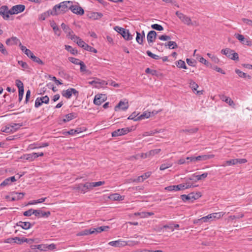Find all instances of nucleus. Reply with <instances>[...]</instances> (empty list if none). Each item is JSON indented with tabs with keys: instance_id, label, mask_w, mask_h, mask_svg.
<instances>
[{
	"instance_id": "7",
	"label": "nucleus",
	"mask_w": 252,
	"mask_h": 252,
	"mask_svg": "<svg viewBox=\"0 0 252 252\" xmlns=\"http://www.w3.org/2000/svg\"><path fill=\"white\" fill-rule=\"evenodd\" d=\"M78 92L74 88H69L62 92L63 96L67 99L70 98L73 94L75 96H78Z\"/></svg>"
},
{
	"instance_id": "35",
	"label": "nucleus",
	"mask_w": 252,
	"mask_h": 252,
	"mask_svg": "<svg viewBox=\"0 0 252 252\" xmlns=\"http://www.w3.org/2000/svg\"><path fill=\"white\" fill-rule=\"evenodd\" d=\"M208 176L207 173H203L201 175H196V174H193V177H195V181L201 180L206 178Z\"/></svg>"
},
{
	"instance_id": "19",
	"label": "nucleus",
	"mask_w": 252,
	"mask_h": 252,
	"mask_svg": "<svg viewBox=\"0 0 252 252\" xmlns=\"http://www.w3.org/2000/svg\"><path fill=\"white\" fill-rule=\"evenodd\" d=\"M50 212H43L41 210H34L35 216L37 217H46L47 218L50 215Z\"/></svg>"
},
{
	"instance_id": "17",
	"label": "nucleus",
	"mask_w": 252,
	"mask_h": 252,
	"mask_svg": "<svg viewBox=\"0 0 252 252\" xmlns=\"http://www.w3.org/2000/svg\"><path fill=\"white\" fill-rule=\"evenodd\" d=\"M157 36V33L154 31H150L147 35V41L149 44H150L151 43H153L156 38Z\"/></svg>"
},
{
	"instance_id": "24",
	"label": "nucleus",
	"mask_w": 252,
	"mask_h": 252,
	"mask_svg": "<svg viewBox=\"0 0 252 252\" xmlns=\"http://www.w3.org/2000/svg\"><path fill=\"white\" fill-rule=\"evenodd\" d=\"M16 225L18 226L21 227L23 229L25 230L30 229L32 226L30 222H23L21 221L17 222Z\"/></svg>"
},
{
	"instance_id": "16",
	"label": "nucleus",
	"mask_w": 252,
	"mask_h": 252,
	"mask_svg": "<svg viewBox=\"0 0 252 252\" xmlns=\"http://www.w3.org/2000/svg\"><path fill=\"white\" fill-rule=\"evenodd\" d=\"M126 241L118 240L117 241H111L108 243V245L115 247H121L126 246Z\"/></svg>"
},
{
	"instance_id": "57",
	"label": "nucleus",
	"mask_w": 252,
	"mask_h": 252,
	"mask_svg": "<svg viewBox=\"0 0 252 252\" xmlns=\"http://www.w3.org/2000/svg\"><path fill=\"white\" fill-rule=\"evenodd\" d=\"M128 119L129 120H133L134 121H138L139 120V116L137 117L136 115V113L134 112L131 115H130L128 117Z\"/></svg>"
},
{
	"instance_id": "39",
	"label": "nucleus",
	"mask_w": 252,
	"mask_h": 252,
	"mask_svg": "<svg viewBox=\"0 0 252 252\" xmlns=\"http://www.w3.org/2000/svg\"><path fill=\"white\" fill-rule=\"evenodd\" d=\"M14 126H8L3 127L1 129V131L5 133H10L14 131Z\"/></svg>"
},
{
	"instance_id": "4",
	"label": "nucleus",
	"mask_w": 252,
	"mask_h": 252,
	"mask_svg": "<svg viewBox=\"0 0 252 252\" xmlns=\"http://www.w3.org/2000/svg\"><path fill=\"white\" fill-rule=\"evenodd\" d=\"M24 195L25 193L23 192H17L14 191L11 192L10 195H7L5 198L9 199V201H17L22 199L24 197Z\"/></svg>"
},
{
	"instance_id": "62",
	"label": "nucleus",
	"mask_w": 252,
	"mask_h": 252,
	"mask_svg": "<svg viewBox=\"0 0 252 252\" xmlns=\"http://www.w3.org/2000/svg\"><path fill=\"white\" fill-rule=\"evenodd\" d=\"M247 162V160L246 158H236L235 159V163L236 164L238 163H245Z\"/></svg>"
},
{
	"instance_id": "30",
	"label": "nucleus",
	"mask_w": 252,
	"mask_h": 252,
	"mask_svg": "<svg viewBox=\"0 0 252 252\" xmlns=\"http://www.w3.org/2000/svg\"><path fill=\"white\" fill-rule=\"evenodd\" d=\"M109 198L113 200H123L124 199V196L120 195L118 193H113L110 195Z\"/></svg>"
},
{
	"instance_id": "58",
	"label": "nucleus",
	"mask_w": 252,
	"mask_h": 252,
	"mask_svg": "<svg viewBox=\"0 0 252 252\" xmlns=\"http://www.w3.org/2000/svg\"><path fill=\"white\" fill-rule=\"evenodd\" d=\"M224 214L225 213L223 212H218V213H213L215 219H220L224 215Z\"/></svg>"
},
{
	"instance_id": "49",
	"label": "nucleus",
	"mask_w": 252,
	"mask_h": 252,
	"mask_svg": "<svg viewBox=\"0 0 252 252\" xmlns=\"http://www.w3.org/2000/svg\"><path fill=\"white\" fill-rule=\"evenodd\" d=\"M16 85L18 87L19 90H24V85L22 82L19 80H16Z\"/></svg>"
},
{
	"instance_id": "37",
	"label": "nucleus",
	"mask_w": 252,
	"mask_h": 252,
	"mask_svg": "<svg viewBox=\"0 0 252 252\" xmlns=\"http://www.w3.org/2000/svg\"><path fill=\"white\" fill-rule=\"evenodd\" d=\"M165 46H168L169 49H174L177 48L178 45L174 41H169L165 44Z\"/></svg>"
},
{
	"instance_id": "46",
	"label": "nucleus",
	"mask_w": 252,
	"mask_h": 252,
	"mask_svg": "<svg viewBox=\"0 0 252 252\" xmlns=\"http://www.w3.org/2000/svg\"><path fill=\"white\" fill-rule=\"evenodd\" d=\"M139 157L142 158H146L147 157H150V155H149L148 152H147L146 153H142L141 154L136 155L135 156H133L135 159H137Z\"/></svg>"
},
{
	"instance_id": "28",
	"label": "nucleus",
	"mask_w": 252,
	"mask_h": 252,
	"mask_svg": "<svg viewBox=\"0 0 252 252\" xmlns=\"http://www.w3.org/2000/svg\"><path fill=\"white\" fill-rule=\"evenodd\" d=\"M93 234V231L90 229H84L76 234L77 236H85Z\"/></svg>"
},
{
	"instance_id": "27",
	"label": "nucleus",
	"mask_w": 252,
	"mask_h": 252,
	"mask_svg": "<svg viewBox=\"0 0 252 252\" xmlns=\"http://www.w3.org/2000/svg\"><path fill=\"white\" fill-rule=\"evenodd\" d=\"M109 226H102L100 227H98L96 228H92L91 230L93 231V234L94 233H100L103 231H106L109 228Z\"/></svg>"
},
{
	"instance_id": "44",
	"label": "nucleus",
	"mask_w": 252,
	"mask_h": 252,
	"mask_svg": "<svg viewBox=\"0 0 252 252\" xmlns=\"http://www.w3.org/2000/svg\"><path fill=\"white\" fill-rule=\"evenodd\" d=\"M69 61L71 62L72 63L75 64H80V63L82 62V61H81L78 59H76L74 57H69L68 58Z\"/></svg>"
},
{
	"instance_id": "26",
	"label": "nucleus",
	"mask_w": 252,
	"mask_h": 252,
	"mask_svg": "<svg viewBox=\"0 0 252 252\" xmlns=\"http://www.w3.org/2000/svg\"><path fill=\"white\" fill-rule=\"evenodd\" d=\"M103 16V14L100 12H92L90 13V17L93 20H99Z\"/></svg>"
},
{
	"instance_id": "59",
	"label": "nucleus",
	"mask_w": 252,
	"mask_h": 252,
	"mask_svg": "<svg viewBox=\"0 0 252 252\" xmlns=\"http://www.w3.org/2000/svg\"><path fill=\"white\" fill-rule=\"evenodd\" d=\"M50 12H51V10L48 11L46 13L42 14L41 15H40V16L39 17V19L41 20H44L47 16H49L50 14H51Z\"/></svg>"
},
{
	"instance_id": "47",
	"label": "nucleus",
	"mask_w": 252,
	"mask_h": 252,
	"mask_svg": "<svg viewBox=\"0 0 252 252\" xmlns=\"http://www.w3.org/2000/svg\"><path fill=\"white\" fill-rule=\"evenodd\" d=\"M33 62L37 63L39 64H43V62L38 57L35 56L34 55L31 58Z\"/></svg>"
},
{
	"instance_id": "22",
	"label": "nucleus",
	"mask_w": 252,
	"mask_h": 252,
	"mask_svg": "<svg viewBox=\"0 0 252 252\" xmlns=\"http://www.w3.org/2000/svg\"><path fill=\"white\" fill-rule=\"evenodd\" d=\"M77 115L75 113H71L65 115L63 117V121L64 123H66L71 121V120L75 119L77 117Z\"/></svg>"
},
{
	"instance_id": "13",
	"label": "nucleus",
	"mask_w": 252,
	"mask_h": 252,
	"mask_svg": "<svg viewBox=\"0 0 252 252\" xmlns=\"http://www.w3.org/2000/svg\"><path fill=\"white\" fill-rule=\"evenodd\" d=\"M105 182L104 181H99L97 182H87L85 184L87 191L93 189L94 187L100 186L104 185Z\"/></svg>"
},
{
	"instance_id": "36",
	"label": "nucleus",
	"mask_w": 252,
	"mask_h": 252,
	"mask_svg": "<svg viewBox=\"0 0 252 252\" xmlns=\"http://www.w3.org/2000/svg\"><path fill=\"white\" fill-rule=\"evenodd\" d=\"M65 49L69 52L72 55H75L77 54V50L75 48H73L71 46L65 45Z\"/></svg>"
},
{
	"instance_id": "32",
	"label": "nucleus",
	"mask_w": 252,
	"mask_h": 252,
	"mask_svg": "<svg viewBox=\"0 0 252 252\" xmlns=\"http://www.w3.org/2000/svg\"><path fill=\"white\" fill-rule=\"evenodd\" d=\"M196 58L198 60V61L200 63L206 65L207 66H210V63L204 58L201 57L200 55L197 54L196 55Z\"/></svg>"
},
{
	"instance_id": "61",
	"label": "nucleus",
	"mask_w": 252,
	"mask_h": 252,
	"mask_svg": "<svg viewBox=\"0 0 252 252\" xmlns=\"http://www.w3.org/2000/svg\"><path fill=\"white\" fill-rule=\"evenodd\" d=\"M80 65V71L81 72H88L89 71L86 69V66L84 63V62H82L79 64Z\"/></svg>"
},
{
	"instance_id": "10",
	"label": "nucleus",
	"mask_w": 252,
	"mask_h": 252,
	"mask_svg": "<svg viewBox=\"0 0 252 252\" xmlns=\"http://www.w3.org/2000/svg\"><path fill=\"white\" fill-rule=\"evenodd\" d=\"M25 6L23 4H18L13 6L11 8V15L17 14L24 11Z\"/></svg>"
},
{
	"instance_id": "48",
	"label": "nucleus",
	"mask_w": 252,
	"mask_h": 252,
	"mask_svg": "<svg viewBox=\"0 0 252 252\" xmlns=\"http://www.w3.org/2000/svg\"><path fill=\"white\" fill-rule=\"evenodd\" d=\"M146 53L148 56L150 57L151 58L154 59L158 60L159 59H160V57L158 55L152 53L151 51L149 50L146 52Z\"/></svg>"
},
{
	"instance_id": "40",
	"label": "nucleus",
	"mask_w": 252,
	"mask_h": 252,
	"mask_svg": "<svg viewBox=\"0 0 252 252\" xmlns=\"http://www.w3.org/2000/svg\"><path fill=\"white\" fill-rule=\"evenodd\" d=\"M172 165L173 164L171 162H167L166 163L162 164L159 167V169L160 170H164L166 169L171 167Z\"/></svg>"
},
{
	"instance_id": "21",
	"label": "nucleus",
	"mask_w": 252,
	"mask_h": 252,
	"mask_svg": "<svg viewBox=\"0 0 252 252\" xmlns=\"http://www.w3.org/2000/svg\"><path fill=\"white\" fill-rule=\"evenodd\" d=\"M189 87L192 89L193 92L196 91V94H203V91H197V89L198 88V85L193 80H190L189 81Z\"/></svg>"
},
{
	"instance_id": "56",
	"label": "nucleus",
	"mask_w": 252,
	"mask_h": 252,
	"mask_svg": "<svg viewBox=\"0 0 252 252\" xmlns=\"http://www.w3.org/2000/svg\"><path fill=\"white\" fill-rule=\"evenodd\" d=\"M18 63L19 65H20L22 66L23 69H26L29 68V65L26 63L22 61H18Z\"/></svg>"
},
{
	"instance_id": "1",
	"label": "nucleus",
	"mask_w": 252,
	"mask_h": 252,
	"mask_svg": "<svg viewBox=\"0 0 252 252\" xmlns=\"http://www.w3.org/2000/svg\"><path fill=\"white\" fill-rule=\"evenodd\" d=\"M72 2L70 1H64L54 6L51 10L50 14L52 15H57L67 11L70 9V6Z\"/></svg>"
},
{
	"instance_id": "42",
	"label": "nucleus",
	"mask_w": 252,
	"mask_h": 252,
	"mask_svg": "<svg viewBox=\"0 0 252 252\" xmlns=\"http://www.w3.org/2000/svg\"><path fill=\"white\" fill-rule=\"evenodd\" d=\"M51 27L53 28V29L54 31L55 32V33L56 34H57L58 36L60 35V32L59 31V28L56 25L55 23H52L51 24Z\"/></svg>"
},
{
	"instance_id": "43",
	"label": "nucleus",
	"mask_w": 252,
	"mask_h": 252,
	"mask_svg": "<svg viewBox=\"0 0 252 252\" xmlns=\"http://www.w3.org/2000/svg\"><path fill=\"white\" fill-rule=\"evenodd\" d=\"M176 65L179 68L184 69L187 68V66L185 64V62L181 60H180L177 62V63H176Z\"/></svg>"
},
{
	"instance_id": "51",
	"label": "nucleus",
	"mask_w": 252,
	"mask_h": 252,
	"mask_svg": "<svg viewBox=\"0 0 252 252\" xmlns=\"http://www.w3.org/2000/svg\"><path fill=\"white\" fill-rule=\"evenodd\" d=\"M151 27L152 29L159 31H161L163 30V27L161 25L157 24L152 25Z\"/></svg>"
},
{
	"instance_id": "53",
	"label": "nucleus",
	"mask_w": 252,
	"mask_h": 252,
	"mask_svg": "<svg viewBox=\"0 0 252 252\" xmlns=\"http://www.w3.org/2000/svg\"><path fill=\"white\" fill-rule=\"evenodd\" d=\"M34 210L32 209H29L28 211H26L24 212L23 215L24 216H31L32 215H34Z\"/></svg>"
},
{
	"instance_id": "12",
	"label": "nucleus",
	"mask_w": 252,
	"mask_h": 252,
	"mask_svg": "<svg viewBox=\"0 0 252 252\" xmlns=\"http://www.w3.org/2000/svg\"><path fill=\"white\" fill-rule=\"evenodd\" d=\"M106 98V97L104 94H97L94 97V103L95 105H100L105 101Z\"/></svg>"
},
{
	"instance_id": "18",
	"label": "nucleus",
	"mask_w": 252,
	"mask_h": 252,
	"mask_svg": "<svg viewBox=\"0 0 252 252\" xmlns=\"http://www.w3.org/2000/svg\"><path fill=\"white\" fill-rule=\"evenodd\" d=\"M37 158H38V156L37 155L36 153H32L31 154L24 155L21 158L26 159L30 161H32Z\"/></svg>"
},
{
	"instance_id": "50",
	"label": "nucleus",
	"mask_w": 252,
	"mask_h": 252,
	"mask_svg": "<svg viewBox=\"0 0 252 252\" xmlns=\"http://www.w3.org/2000/svg\"><path fill=\"white\" fill-rule=\"evenodd\" d=\"M161 151L160 149H157L154 150H152L148 152L149 155H150V156H153L156 154H158Z\"/></svg>"
},
{
	"instance_id": "14",
	"label": "nucleus",
	"mask_w": 252,
	"mask_h": 252,
	"mask_svg": "<svg viewBox=\"0 0 252 252\" xmlns=\"http://www.w3.org/2000/svg\"><path fill=\"white\" fill-rule=\"evenodd\" d=\"M70 9L73 13L77 15H82L84 14V11L83 9L81 7L77 5H73L71 4Z\"/></svg>"
},
{
	"instance_id": "52",
	"label": "nucleus",
	"mask_w": 252,
	"mask_h": 252,
	"mask_svg": "<svg viewBox=\"0 0 252 252\" xmlns=\"http://www.w3.org/2000/svg\"><path fill=\"white\" fill-rule=\"evenodd\" d=\"M0 52L5 56L8 55V52L1 42H0Z\"/></svg>"
},
{
	"instance_id": "38",
	"label": "nucleus",
	"mask_w": 252,
	"mask_h": 252,
	"mask_svg": "<svg viewBox=\"0 0 252 252\" xmlns=\"http://www.w3.org/2000/svg\"><path fill=\"white\" fill-rule=\"evenodd\" d=\"M151 116V113L149 111H145L140 116H139V119L142 120L144 119H147Z\"/></svg>"
},
{
	"instance_id": "54",
	"label": "nucleus",
	"mask_w": 252,
	"mask_h": 252,
	"mask_svg": "<svg viewBox=\"0 0 252 252\" xmlns=\"http://www.w3.org/2000/svg\"><path fill=\"white\" fill-rule=\"evenodd\" d=\"M42 103L43 102H42V99H41V98L37 97L35 100L34 106L36 108H38L40 105H41Z\"/></svg>"
},
{
	"instance_id": "5",
	"label": "nucleus",
	"mask_w": 252,
	"mask_h": 252,
	"mask_svg": "<svg viewBox=\"0 0 252 252\" xmlns=\"http://www.w3.org/2000/svg\"><path fill=\"white\" fill-rule=\"evenodd\" d=\"M234 36L242 44L247 45L249 46H252V41L249 37L248 38H246L243 35L239 33H235Z\"/></svg>"
},
{
	"instance_id": "33",
	"label": "nucleus",
	"mask_w": 252,
	"mask_h": 252,
	"mask_svg": "<svg viewBox=\"0 0 252 252\" xmlns=\"http://www.w3.org/2000/svg\"><path fill=\"white\" fill-rule=\"evenodd\" d=\"M235 72L239 75L240 77L243 78H247L251 79V77L249 75H247L246 73L242 72L240 70L238 69H236L235 70Z\"/></svg>"
},
{
	"instance_id": "63",
	"label": "nucleus",
	"mask_w": 252,
	"mask_h": 252,
	"mask_svg": "<svg viewBox=\"0 0 252 252\" xmlns=\"http://www.w3.org/2000/svg\"><path fill=\"white\" fill-rule=\"evenodd\" d=\"M114 29L116 32L120 33L121 35L122 34L123 32L125 31V29L120 27L119 26H116L114 27Z\"/></svg>"
},
{
	"instance_id": "25",
	"label": "nucleus",
	"mask_w": 252,
	"mask_h": 252,
	"mask_svg": "<svg viewBox=\"0 0 252 252\" xmlns=\"http://www.w3.org/2000/svg\"><path fill=\"white\" fill-rule=\"evenodd\" d=\"M214 155H204L196 157V159L198 161H204L214 158Z\"/></svg>"
},
{
	"instance_id": "45",
	"label": "nucleus",
	"mask_w": 252,
	"mask_h": 252,
	"mask_svg": "<svg viewBox=\"0 0 252 252\" xmlns=\"http://www.w3.org/2000/svg\"><path fill=\"white\" fill-rule=\"evenodd\" d=\"M235 159H230L229 160H227L225 161V162L222 165L223 166H229V165H235Z\"/></svg>"
},
{
	"instance_id": "2",
	"label": "nucleus",
	"mask_w": 252,
	"mask_h": 252,
	"mask_svg": "<svg viewBox=\"0 0 252 252\" xmlns=\"http://www.w3.org/2000/svg\"><path fill=\"white\" fill-rule=\"evenodd\" d=\"M201 196V193L200 192H191L187 195L183 194L181 196V199L184 202L189 201L193 202L194 200L198 199Z\"/></svg>"
},
{
	"instance_id": "64",
	"label": "nucleus",
	"mask_w": 252,
	"mask_h": 252,
	"mask_svg": "<svg viewBox=\"0 0 252 252\" xmlns=\"http://www.w3.org/2000/svg\"><path fill=\"white\" fill-rule=\"evenodd\" d=\"M186 61H187V63L189 65L191 66H195V64L196 63V62H195V60H191V59H187Z\"/></svg>"
},
{
	"instance_id": "8",
	"label": "nucleus",
	"mask_w": 252,
	"mask_h": 252,
	"mask_svg": "<svg viewBox=\"0 0 252 252\" xmlns=\"http://www.w3.org/2000/svg\"><path fill=\"white\" fill-rule=\"evenodd\" d=\"M11 9L6 5H3L0 8V15H1L4 20H8L9 18V15L11 14Z\"/></svg>"
},
{
	"instance_id": "55",
	"label": "nucleus",
	"mask_w": 252,
	"mask_h": 252,
	"mask_svg": "<svg viewBox=\"0 0 252 252\" xmlns=\"http://www.w3.org/2000/svg\"><path fill=\"white\" fill-rule=\"evenodd\" d=\"M36 247L37 249L41 251H47V244L37 245Z\"/></svg>"
},
{
	"instance_id": "20",
	"label": "nucleus",
	"mask_w": 252,
	"mask_h": 252,
	"mask_svg": "<svg viewBox=\"0 0 252 252\" xmlns=\"http://www.w3.org/2000/svg\"><path fill=\"white\" fill-rule=\"evenodd\" d=\"M19 42H20L19 39L15 36L8 38L6 40V44L7 45H19Z\"/></svg>"
},
{
	"instance_id": "41",
	"label": "nucleus",
	"mask_w": 252,
	"mask_h": 252,
	"mask_svg": "<svg viewBox=\"0 0 252 252\" xmlns=\"http://www.w3.org/2000/svg\"><path fill=\"white\" fill-rule=\"evenodd\" d=\"M144 38L141 35V33L136 32V40L138 43L139 44H142Z\"/></svg>"
},
{
	"instance_id": "3",
	"label": "nucleus",
	"mask_w": 252,
	"mask_h": 252,
	"mask_svg": "<svg viewBox=\"0 0 252 252\" xmlns=\"http://www.w3.org/2000/svg\"><path fill=\"white\" fill-rule=\"evenodd\" d=\"M221 53L231 60L235 61L238 60L239 59L238 54L229 48L222 49Z\"/></svg>"
},
{
	"instance_id": "34",
	"label": "nucleus",
	"mask_w": 252,
	"mask_h": 252,
	"mask_svg": "<svg viewBox=\"0 0 252 252\" xmlns=\"http://www.w3.org/2000/svg\"><path fill=\"white\" fill-rule=\"evenodd\" d=\"M220 99L222 101H225L226 103H228L230 106H232L234 104L233 101L230 97L222 95L220 97Z\"/></svg>"
},
{
	"instance_id": "6",
	"label": "nucleus",
	"mask_w": 252,
	"mask_h": 252,
	"mask_svg": "<svg viewBox=\"0 0 252 252\" xmlns=\"http://www.w3.org/2000/svg\"><path fill=\"white\" fill-rule=\"evenodd\" d=\"M176 14L178 16V17L182 21V22L184 23L185 24H186L188 26L193 24L192 23L191 19L187 15H185L179 11H177L176 12Z\"/></svg>"
},
{
	"instance_id": "60",
	"label": "nucleus",
	"mask_w": 252,
	"mask_h": 252,
	"mask_svg": "<svg viewBox=\"0 0 252 252\" xmlns=\"http://www.w3.org/2000/svg\"><path fill=\"white\" fill-rule=\"evenodd\" d=\"M184 189H189L191 187H196L197 186H193V184L189 182L183 183Z\"/></svg>"
},
{
	"instance_id": "9",
	"label": "nucleus",
	"mask_w": 252,
	"mask_h": 252,
	"mask_svg": "<svg viewBox=\"0 0 252 252\" xmlns=\"http://www.w3.org/2000/svg\"><path fill=\"white\" fill-rule=\"evenodd\" d=\"M129 105L127 100H125L124 101L121 100L118 105L115 107V110L116 111H118L119 109L125 111L128 108Z\"/></svg>"
},
{
	"instance_id": "15",
	"label": "nucleus",
	"mask_w": 252,
	"mask_h": 252,
	"mask_svg": "<svg viewBox=\"0 0 252 252\" xmlns=\"http://www.w3.org/2000/svg\"><path fill=\"white\" fill-rule=\"evenodd\" d=\"M61 27L64 32L66 33L67 36L71 39V37L75 36V35L73 34V32L69 28V27L65 25L64 23H62Z\"/></svg>"
},
{
	"instance_id": "31",
	"label": "nucleus",
	"mask_w": 252,
	"mask_h": 252,
	"mask_svg": "<svg viewBox=\"0 0 252 252\" xmlns=\"http://www.w3.org/2000/svg\"><path fill=\"white\" fill-rule=\"evenodd\" d=\"M122 35L124 39L126 40H130L133 39V35L130 34L128 30H125V31L123 32Z\"/></svg>"
},
{
	"instance_id": "23",
	"label": "nucleus",
	"mask_w": 252,
	"mask_h": 252,
	"mask_svg": "<svg viewBox=\"0 0 252 252\" xmlns=\"http://www.w3.org/2000/svg\"><path fill=\"white\" fill-rule=\"evenodd\" d=\"M71 40H73L74 42H76L79 46L83 48L84 47V45L86 44V43L83 40H82L79 37L76 35L73 36L72 38L71 37Z\"/></svg>"
},
{
	"instance_id": "11",
	"label": "nucleus",
	"mask_w": 252,
	"mask_h": 252,
	"mask_svg": "<svg viewBox=\"0 0 252 252\" xmlns=\"http://www.w3.org/2000/svg\"><path fill=\"white\" fill-rule=\"evenodd\" d=\"M129 131L130 130L128 127L118 129L116 130H115L112 133V136L113 137L121 136L127 134Z\"/></svg>"
},
{
	"instance_id": "29",
	"label": "nucleus",
	"mask_w": 252,
	"mask_h": 252,
	"mask_svg": "<svg viewBox=\"0 0 252 252\" xmlns=\"http://www.w3.org/2000/svg\"><path fill=\"white\" fill-rule=\"evenodd\" d=\"M75 189H77L82 193H85V192H87V190L85 184H80L78 185Z\"/></svg>"
}]
</instances>
